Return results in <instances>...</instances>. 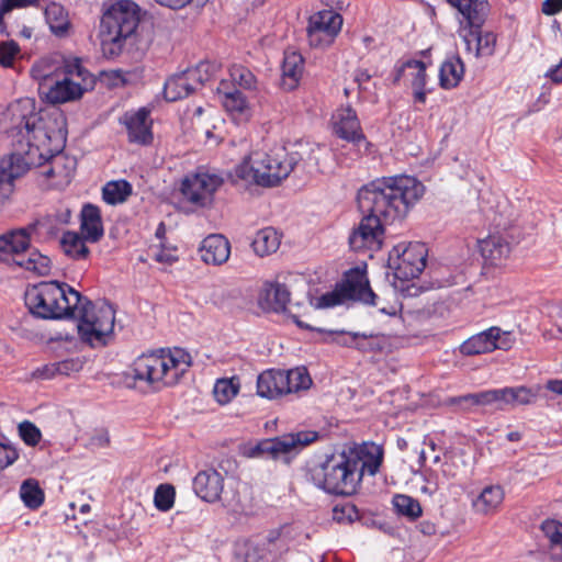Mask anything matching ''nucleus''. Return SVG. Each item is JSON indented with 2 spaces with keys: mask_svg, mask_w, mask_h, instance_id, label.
I'll use <instances>...</instances> for the list:
<instances>
[{
  "mask_svg": "<svg viewBox=\"0 0 562 562\" xmlns=\"http://www.w3.org/2000/svg\"><path fill=\"white\" fill-rule=\"evenodd\" d=\"M424 186L415 178L398 176L372 181L358 192V206L367 214L351 233L353 250H376L382 244V222L404 217L424 194Z\"/></svg>",
  "mask_w": 562,
  "mask_h": 562,
  "instance_id": "1",
  "label": "nucleus"
},
{
  "mask_svg": "<svg viewBox=\"0 0 562 562\" xmlns=\"http://www.w3.org/2000/svg\"><path fill=\"white\" fill-rule=\"evenodd\" d=\"M314 149L310 147L292 153H288L284 148H276L271 151L252 150L236 166L235 177L246 183L274 187L290 175L294 166L303 160L305 154H307V160H314L316 165V158L312 157Z\"/></svg>",
  "mask_w": 562,
  "mask_h": 562,
  "instance_id": "2",
  "label": "nucleus"
},
{
  "mask_svg": "<svg viewBox=\"0 0 562 562\" xmlns=\"http://www.w3.org/2000/svg\"><path fill=\"white\" fill-rule=\"evenodd\" d=\"M191 367L190 355L181 348L160 349L139 356L133 363V378L156 390L173 386Z\"/></svg>",
  "mask_w": 562,
  "mask_h": 562,
  "instance_id": "3",
  "label": "nucleus"
},
{
  "mask_svg": "<svg viewBox=\"0 0 562 562\" xmlns=\"http://www.w3.org/2000/svg\"><path fill=\"white\" fill-rule=\"evenodd\" d=\"M23 142L27 149L22 153L31 165H40L45 156L61 151L67 139V120L59 109L43 110Z\"/></svg>",
  "mask_w": 562,
  "mask_h": 562,
  "instance_id": "4",
  "label": "nucleus"
},
{
  "mask_svg": "<svg viewBox=\"0 0 562 562\" xmlns=\"http://www.w3.org/2000/svg\"><path fill=\"white\" fill-rule=\"evenodd\" d=\"M80 293L58 281L40 282L25 291V305L36 317L43 319L70 318L80 302Z\"/></svg>",
  "mask_w": 562,
  "mask_h": 562,
  "instance_id": "5",
  "label": "nucleus"
},
{
  "mask_svg": "<svg viewBox=\"0 0 562 562\" xmlns=\"http://www.w3.org/2000/svg\"><path fill=\"white\" fill-rule=\"evenodd\" d=\"M140 20V8L132 0L110 1L104 9L100 40L104 55L116 56L124 41L136 30Z\"/></svg>",
  "mask_w": 562,
  "mask_h": 562,
  "instance_id": "6",
  "label": "nucleus"
},
{
  "mask_svg": "<svg viewBox=\"0 0 562 562\" xmlns=\"http://www.w3.org/2000/svg\"><path fill=\"white\" fill-rule=\"evenodd\" d=\"M335 459H325L321 463L308 461L305 467V476L315 486L334 495H351L356 492L361 474L358 473L359 461L363 459H342L335 463Z\"/></svg>",
  "mask_w": 562,
  "mask_h": 562,
  "instance_id": "7",
  "label": "nucleus"
},
{
  "mask_svg": "<svg viewBox=\"0 0 562 562\" xmlns=\"http://www.w3.org/2000/svg\"><path fill=\"white\" fill-rule=\"evenodd\" d=\"M70 318L77 322L80 340L97 348L108 344L113 333L115 313L110 304L93 303L80 295V302L74 308Z\"/></svg>",
  "mask_w": 562,
  "mask_h": 562,
  "instance_id": "8",
  "label": "nucleus"
},
{
  "mask_svg": "<svg viewBox=\"0 0 562 562\" xmlns=\"http://www.w3.org/2000/svg\"><path fill=\"white\" fill-rule=\"evenodd\" d=\"M92 85V76L78 59H71L65 61V71L55 81L43 85L40 94L52 104H60L81 98Z\"/></svg>",
  "mask_w": 562,
  "mask_h": 562,
  "instance_id": "9",
  "label": "nucleus"
},
{
  "mask_svg": "<svg viewBox=\"0 0 562 562\" xmlns=\"http://www.w3.org/2000/svg\"><path fill=\"white\" fill-rule=\"evenodd\" d=\"M376 294L369 286V280L363 270H349L344 281L331 292L323 294L313 303L315 308H328L346 301H360L369 305H378Z\"/></svg>",
  "mask_w": 562,
  "mask_h": 562,
  "instance_id": "10",
  "label": "nucleus"
},
{
  "mask_svg": "<svg viewBox=\"0 0 562 562\" xmlns=\"http://www.w3.org/2000/svg\"><path fill=\"white\" fill-rule=\"evenodd\" d=\"M316 438L317 434L314 431H300L258 442L248 441L241 445L239 453L243 457L299 453L302 448L314 442Z\"/></svg>",
  "mask_w": 562,
  "mask_h": 562,
  "instance_id": "11",
  "label": "nucleus"
},
{
  "mask_svg": "<svg viewBox=\"0 0 562 562\" xmlns=\"http://www.w3.org/2000/svg\"><path fill=\"white\" fill-rule=\"evenodd\" d=\"M42 111L36 109L34 99H19L0 113V130L12 137H19V143H22L34 122L40 120Z\"/></svg>",
  "mask_w": 562,
  "mask_h": 562,
  "instance_id": "12",
  "label": "nucleus"
},
{
  "mask_svg": "<svg viewBox=\"0 0 562 562\" xmlns=\"http://www.w3.org/2000/svg\"><path fill=\"white\" fill-rule=\"evenodd\" d=\"M427 249L420 243H400L390 252V266L402 280L417 278L426 266Z\"/></svg>",
  "mask_w": 562,
  "mask_h": 562,
  "instance_id": "13",
  "label": "nucleus"
},
{
  "mask_svg": "<svg viewBox=\"0 0 562 562\" xmlns=\"http://www.w3.org/2000/svg\"><path fill=\"white\" fill-rule=\"evenodd\" d=\"M213 76V66L210 63H200L193 68L173 75L165 83V98L168 101L183 99L199 90Z\"/></svg>",
  "mask_w": 562,
  "mask_h": 562,
  "instance_id": "14",
  "label": "nucleus"
},
{
  "mask_svg": "<svg viewBox=\"0 0 562 562\" xmlns=\"http://www.w3.org/2000/svg\"><path fill=\"white\" fill-rule=\"evenodd\" d=\"M342 26V16L333 9L315 12L308 19L306 33L308 43L315 48L330 46Z\"/></svg>",
  "mask_w": 562,
  "mask_h": 562,
  "instance_id": "15",
  "label": "nucleus"
},
{
  "mask_svg": "<svg viewBox=\"0 0 562 562\" xmlns=\"http://www.w3.org/2000/svg\"><path fill=\"white\" fill-rule=\"evenodd\" d=\"M52 154L45 156L42 164L32 165V168L38 169L43 184L53 189H64L72 180L77 161L74 157L63 154V150Z\"/></svg>",
  "mask_w": 562,
  "mask_h": 562,
  "instance_id": "16",
  "label": "nucleus"
},
{
  "mask_svg": "<svg viewBox=\"0 0 562 562\" xmlns=\"http://www.w3.org/2000/svg\"><path fill=\"white\" fill-rule=\"evenodd\" d=\"M223 184V179L214 173L196 172L184 178L181 184L183 196L198 206L212 204L214 194Z\"/></svg>",
  "mask_w": 562,
  "mask_h": 562,
  "instance_id": "17",
  "label": "nucleus"
},
{
  "mask_svg": "<svg viewBox=\"0 0 562 562\" xmlns=\"http://www.w3.org/2000/svg\"><path fill=\"white\" fill-rule=\"evenodd\" d=\"M515 344V338L509 331L499 327H491L484 331L471 336L460 346V352L464 356H475L492 352L495 349L508 350Z\"/></svg>",
  "mask_w": 562,
  "mask_h": 562,
  "instance_id": "18",
  "label": "nucleus"
},
{
  "mask_svg": "<svg viewBox=\"0 0 562 562\" xmlns=\"http://www.w3.org/2000/svg\"><path fill=\"white\" fill-rule=\"evenodd\" d=\"M481 24L465 23L459 29V36L463 41L468 54L475 58L492 56L496 46V35L481 30Z\"/></svg>",
  "mask_w": 562,
  "mask_h": 562,
  "instance_id": "19",
  "label": "nucleus"
},
{
  "mask_svg": "<svg viewBox=\"0 0 562 562\" xmlns=\"http://www.w3.org/2000/svg\"><path fill=\"white\" fill-rule=\"evenodd\" d=\"M31 168L32 165L24 159L21 151L0 159V203L7 201L13 194L15 181Z\"/></svg>",
  "mask_w": 562,
  "mask_h": 562,
  "instance_id": "20",
  "label": "nucleus"
},
{
  "mask_svg": "<svg viewBox=\"0 0 562 562\" xmlns=\"http://www.w3.org/2000/svg\"><path fill=\"white\" fill-rule=\"evenodd\" d=\"M331 125L337 136L359 147L364 145L366 150H369L371 144L366 140L357 114L350 106L337 109L331 116Z\"/></svg>",
  "mask_w": 562,
  "mask_h": 562,
  "instance_id": "21",
  "label": "nucleus"
},
{
  "mask_svg": "<svg viewBox=\"0 0 562 562\" xmlns=\"http://www.w3.org/2000/svg\"><path fill=\"white\" fill-rule=\"evenodd\" d=\"M121 123L127 130L130 142L146 145L153 140L151 120L146 109L126 112Z\"/></svg>",
  "mask_w": 562,
  "mask_h": 562,
  "instance_id": "22",
  "label": "nucleus"
},
{
  "mask_svg": "<svg viewBox=\"0 0 562 562\" xmlns=\"http://www.w3.org/2000/svg\"><path fill=\"white\" fill-rule=\"evenodd\" d=\"M223 475L214 468L200 471L193 479V491L198 497L206 503L220 499L224 488Z\"/></svg>",
  "mask_w": 562,
  "mask_h": 562,
  "instance_id": "23",
  "label": "nucleus"
},
{
  "mask_svg": "<svg viewBox=\"0 0 562 562\" xmlns=\"http://www.w3.org/2000/svg\"><path fill=\"white\" fill-rule=\"evenodd\" d=\"M199 254L204 263L221 266L229 259L231 243L222 234H211L202 240Z\"/></svg>",
  "mask_w": 562,
  "mask_h": 562,
  "instance_id": "24",
  "label": "nucleus"
},
{
  "mask_svg": "<svg viewBox=\"0 0 562 562\" xmlns=\"http://www.w3.org/2000/svg\"><path fill=\"white\" fill-rule=\"evenodd\" d=\"M34 226L9 231L0 236V255L11 257L15 263L18 255H23L31 246V233Z\"/></svg>",
  "mask_w": 562,
  "mask_h": 562,
  "instance_id": "25",
  "label": "nucleus"
},
{
  "mask_svg": "<svg viewBox=\"0 0 562 562\" xmlns=\"http://www.w3.org/2000/svg\"><path fill=\"white\" fill-rule=\"evenodd\" d=\"M218 94L223 108L235 122L243 123L250 119L251 109L240 91L235 88L225 90V85L222 83Z\"/></svg>",
  "mask_w": 562,
  "mask_h": 562,
  "instance_id": "26",
  "label": "nucleus"
},
{
  "mask_svg": "<svg viewBox=\"0 0 562 562\" xmlns=\"http://www.w3.org/2000/svg\"><path fill=\"white\" fill-rule=\"evenodd\" d=\"M290 302V292L284 284L267 282L260 292L259 304L263 310L282 312Z\"/></svg>",
  "mask_w": 562,
  "mask_h": 562,
  "instance_id": "27",
  "label": "nucleus"
},
{
  "mask_svg": "<svg viewBox=\"0 0 562 562\" xmlns=\"http://www.w3.org/2000/svg\"><path fill=\"white\" fill-rule=\"evenodd\" d=\"M81 234L88 241L95 243L103 236V225L99 207L86 204L81 210Z\"/></svg>",
  "mask_w": 562,
  "mask_h": 562,
  "instance_id": "28",
  "label": "nucleus"
},
{
  "mask_svg": "<svg viewBox=\"0 0 562 562\" xmlns=\"http://www.w3.org/2000/svg\"><path fill=\"white\" fill-rule=\"evenodd\" d=\"M282 370H267L257 380V393L261 397L274 398L286 394Z\"/></svg>",
  "mask_w": 562,
  "mask_h": 562,
  "instance_id": "29",
  "label": "nucleus"
},
{
  "mask_svg": "<svg viewBox=\"0 0 562 562\" xmlns=\"http://www.w3.org/2000/svg\"><path fill=\"white\" fill-rule=\"evenodd\" d=\"M45 20L50 32L58 37L70 35L71 23L68 12L58 3H50L45 9Z\"/></svg>",
  "mask_w": 562,
  "mask_h": 562,
  "instance_id": "30",
  "label": "nucleus"
},
{
  "mask_svg": "<svg viewBox=\"0 0 562 562\" xmlns=\"http://www.w3.org/2000/svg\"><path fill=\"white\" fill-rule=\"evenodd\" d=\"M303 74V57L296 52H285L282 64V87L293 90L297 87Z\"/></svg>",
  "mask_w": 562,
  "mask_h": 562,
  "instance_id": "31",
  "label": "nucleus"
},
{
  "mask_svg": "<svg viewBox=\"0 0 562 562\" xmlns=\"http://www.w3.org/2000/svg\"><path fill=\"white\" fill-rule=\"evenodd\" d=\"M15 266L37 276H46L50 271V259L31 246L23 255H18Z\"/></svg>",
  "mask_w": 562,
  "mask_h": 562,
  "instance_id": "32",
  "label": "nucleus"
},
{
  "mask_svg": "<svg viewBox=\"0 0 562 562\" xmlns=\"http://www.w3.org/2000/svg\"><path fill=\"white\" fill-rule=\"evenodd\" d=\"M85 360L82 358L66 359L38 368L34 371L33 376L37 379H53L58 375H70L79 372L83 368Z\"/></svg>",
  "mask_w": 562,
  "mask_h": 562,
  "instance_id": "33",
  "label": "nucleus"
},
{
  "mask_svg": "<svg viewBox=\"0 0 562 562\" xmlns=\"http://www.w3.org/2000/svg\"><path fill=\"white\" fill-rule=\"evenodd\" d=\"M479 247L482 256L492 265L499 263L510 252L509 243L502 236H488L480 241Z\"/></svg>",
  "mask_w": 562,
  "mask_h": 562,
  "instance_id": "34",
  "label": "nucleus"
},
{
  "mask_svg": "<svg viewBox=\"0 0 562 562\" xmlns=\"http://www.w3.org/2000/svg\"><path fill=\"white\" fill-rule=\"evenodd\" d=\"M280 244V234L272 227H265L256 233L251 241V247L257 256L265 257L276 252Z\"/></svg>",
  "mask_w": 562,
  "mask_h": 562,
  "instance_id": "35",
  "label": "nucleus"
},
{
  "mask_svg": "<svg viewBox=\"0 0 562 562\" xmlns=\"http://www.w3.org/2000/svg\"><path fill=\"white\" fill-rule=\"evenodd\" d=\"M464 75V65L459 56L447 58L439 71V83L443 89L456 88Z\"/></svg>",
  "mask_w": 562,
  "mask_h": 562,
  "instance_id": "36",
  "label": "nucleus"
},
{
  "mask_svg": "<svg viewBox=\"0 0 562 562\" xmlns=\"http://www.w3.org/2000/svg\"><path fill=\"white\" fill-rule=\"evenodd\" d=\"M64 71L65 64L44 58L32 66L31 75L38 82V92L41 93L44 83L55 81Z\"/></svg>",
  "mask_w": 562,
  "mask_h": 562,
  "instance_id": "37",
  "label": "nucleus"
},
{
  "mask_svg": "<svg viewBox=\"0 0 562 562\" xmlns=\"http://www.w3.org/2000/svg\"><path fill=\"white\" fill-rule=\"evenodd\" d=\"M504 491L499 485H490L482 490L473 501L475 512L487 515L493 513L503 502Z\"/></svg>",
  "mask_w": 562,
  "mask_h": 562,
  "instance_id": "38",
  "label": "nucleus"
},
{
  "mask_svg": "<svg viewBox=\"0 0 562 562\" xmlns=\"http://www.w3.org/2000/svg\"><path fill=\"white\" fill-rule=\"evenodd\" d=\"M449 4L456 8L467 23H483L486 2L485 0H447Z\"/></svg>",
  "mask_w": 562,
  "mask_h": 562,
  "instance_id": "39",
  "label": "nucleus"
},
{
  "mask_svg": "<svg viewBox=\"0 0 562 562\" xmlns=\"http://www.w3.org/2000/svg\"><path fill=\"white\" fill-rule=\"evenodd\" d=\"M85 235L81 236L76 232H65L60 239V246L66 256L76 259H87L89 256V248L86 246Z\"/></svg>",
  "mask_w": 562,
  "mask_h": 562,
  "instance_id": "40",
  "label": "nucleus"
},
{
  "mask_svg": "<svg viewBox=\"0 0 562 562\" xmlns=\"http://www.w3.org/2000/svg\"><path fill=\"white\" fill-rule=\"evenodd\" d=\"M402 77L411 78L412 88L426 86V65L419 60H408L396 69L394 82H398Z\"/></svg>",
  "mask_w": 562,
  "mask_h": 562,
  "instance_id": "41",
  "label": "nucleus"
},
{
  "mask_svg": "<svg viewBox=\"0 0 562 562\" xmlns=\"http://www.w3.org/2000/svg\"><path fill=\"white\" fill-rule=\"evenodd\" d=\"M20 497L29 509L40 508L45 501V493L35 479H26L20 486Z\"/></svg>",
  "mask_w": 562,
  "mask_h": 562,
  "instance_id": "42",
  "label": "nucleus"
},
{
  "mask_svg": "<svg viewBox=\"0 0 562 562\" xmlns=\"http://www.w3.org/2000/svg\"><path fill=\"white\" fill-rule=\"evenodd\" d=\"M240 390L238 378H224L215 382L213 394L217 403L225 405L236 397Z\"/></svg>",
  "mask_w": 562,
  "mask_h": 562,
  "instance_id": "43",
  "label": "nucleus"
},
{
  "mask_svg": "<svg viewBox=\"0 0 562 562\" xmlns=\"http://www.w3.org/2000/svg\"><path fill=\"white\" fill-rule=\"evenodd\" d=\"M285 393L299 392L307 390L312 384V379L305 368H295L283 371Z\"/></svg>",
  "mask_w": 562,
  "mask_h": 562,
  "instance_id": "44",
  "label": "nucleus"
},
{
  "mask_svg": "<svg viewBox=\"0 0 562 562\" xmlns=\"http://www.w3.org/2000/svg\"><path fill=\"white\" fill-rule=\"evenodd\" d=\"M392 503L396 513L401 516H405L409 520H416L423 514L420 503L412 496L396 494Z\"/></svg>",
  "mask_w": 562,
  "mask_h": 562,
  "instance_id": "45",
  "label": "nucleus"
},
{
  "mask_svg": "<svg viewBox=\"0 0 562 562\" xmlns=\"http://www.w3.org/2000/svg\"><path fill=\"white\" fill-rule=\"evenodd\" d=\"M131 193L132 187L124 180L108 182L102 190L103 200L112 205L123 203Z\"/></svg>",
  "mask_w": 562,
  "mask_h": 562,
  "instance_id": "46",
  "label": "nucleus"
},
{
  "mask_svg": "<svg viewBox=\"0 0 562 562\" xmlns=\"http://www.w3.org/2000/svg\"><path fill=\"white\" fill-rule=\"evenodd\" d=\"M340 457H383V449L374 442L349 443L340 453Z\"/></svg>",
  "mask_w": 562,
  "mask_h": 562,
  "instance_id": "47",
  "label": "nucleus"
},
{
  "mask_svg": "<svg viewBox=\"0 0 562 562\" xmlns=\"http://www.w3.org/2000/svg\"><path fill=\"white\" fill-rule=\"evenodd\" d=\"M176 490L169 483L160 484L154 493V505L160 512H168L175 505Z\"/></svg>",
  "mask_w": 562,
  "mask_h": 562,
  "instance_id": "48",
  "label": "nucleus"
},
{
  "mask_svg": "<svg viewBox=\"0 0 562 562\" xmlns=\"http://www.w3.org/2000/svg\"><path fill=\"white\" fill-rule=\"evenodd\" d=\"M505 389L507 395V403L508 406L510 407L531 404L537 397V391L526 386H507Z\"/></svg>",
  "mask_w": 562,
  "mask_h": 562,
  "instance_id": "49",
  "label": "nucleus"
},
{
  "mask_svg": "<svg viewBox=\"0 0 562 562\" xmlns=\"http://www.w3.org/2000/svg\"><path fill=\"white\" fill-rule=\"evenodd\" d=\"M18 435L29 447L37 446L42 440L41 429L30 420H23L18 424Z\"/></svg>",
  "mask_w": 562,
  "mask_h": 562,
  "instance_id": "50",
  "label": "nucleus"
},
{
  "mask_svg": "<svg viewBox=\"0 0 562 562\" xmlns=\"http://www.w3.org/2000/svg\"><path fill=\"white\" fill-rule=\"evenodd\" d=\"M232 80L238 86L245 89H252L256 85V77L254 74L239 65H235L231 68Z\"/></svg>",
  "mask_w": 562,
  "mask_h": 562,
  "instance_id": "51",
  "label": "nucleus"
},
{
  "mask_svg": "<svg viewBox=\"0 0 562 562\" xmlns=\"http://www.w3.org/2000/svg\"><path fill=\"white\" fill-rule=\"evenodd\" d=\"M541 530L552 546L562 549V524L554 519H547L541 524Z\"/></svg>",
  "mask_w": 562,
  "mask_h": 562,
  "instance_id": "52",
  "label": "nucleus"
},
{
  "mask_svg": "<svg viewBox=\"0 0 562 562\" xmlns=\"http://www.w3.org/2000/svg\"><path fill=\"white\" fill-rule=\"evenodd\" d=\"M484 406H494L496 409H505L508 406L506 389H493L484 391Z\"/></svg>",
  "mask_w": 562,
  "mask_h": 562,
  "instance_id": "53",
  "label": "nucleus"
},
{
  "mask_svg": "<svg viewBox=\"0 0 562 562\" xmlns=\"http://www.w3.org/2000/svg\"><path fill=\"white\" fill-rule=\"evenodd\" d=\"M448 404L461 406L463 409H469L471 406H484V391L451 397L448 400Z\"/></svg>",
  "mask_w": 562,
  "mask_h": 562,
  "instance_id": "54",
  "label": "nucleus"
},
{
  "mask_svg": "<svg viewBox=\"0 0 562 562\" xmlns=\"http://www.w3.org/2000/svg\"><path fill=\"white\" fill-rule=\"evenodd\" d=\"M20 53L19 45L13 41L0 42V64L4 67H10L18 54Z\"/></svg>",
  "mask_w": 562,
  "mask_h": 562,
  "instance_id": "55",
  "label": "nucleus"
},
{
  "mask_svg": "<svg viewBox=\"0 0 562 562\" xmlns=\"http://www.w3.org/2000/svg\"><path fill=\"white\" fill-rule=\"evenodd\" d=\"M40 0H1L0 1V29L3 27V18L14 9L37 5Z\"/></svg>",
  "mask_w": 562,
  "mask_h": 562,
  "instance_id": "56",
  "label": "nucleus"
},
{
  "mask_svg": "<svg viewBox=\"0 0 562 562\" xmlns=\"http://www.w3.org/2000/svg\"><path fill=\"white\" fill-rule=\"evenodd\" d=\"M154 260L164 265H171L178 260L177 248L175 247H154L151 248Z\"/></svg>",
  "mask_w": 562,
  "mask_h": 562,
  "instance_id": "57",
  "label": "nucleus"
},
{
  "mask_svg": "<svg viewBox=\"0 0 562 562\" xmlns=\"http://www.w3.org/2000/svg\"><path fill=\"white\" fill-rule=\"evenodd\" d=\"M355 80L358 83V88L361 92L370 93L372 98L375 97L374 91H371V75L368 70L358 69L355 75Z\"/></svg>",
  "mask_w": 562,
  "mask_h": 562,
  "instance_id": "58",
  "label": "nucleus"
},
{
  "mask_svg": "<svg viewBox=\"0 0 562 562\" xmlns=\"http://www.w3.org/2000/svg\"><path fill=\"white\" fill-rule=\"evenodd\" d=\"M384 459H366V461L362 463L361 469H358V473L363 475V473H368L370 475H374L380 467L382 465Z\"/></svg>",
  "mask_w": 562,
  "mask_h": 562,
  "instance_id": "59",
  "label": "nucleus"
},
{
  "mask_svg": "<svg viewBox=\"0 0 562 562\" xmlns=\"http://www.w3.org/2000/svg\"><path fill=\"white\" fill-rule=\"evenodd\" d=\"M562 10V0H544L542 12L547 15H553Z\"/></svg>",
  "mask_w": 562,
  "mask_h": 562,
  "instance_id": "60",
  "label": "nucleus"
},
{
  "mask_svg": "<svg viewBox=\"0 0 562 562\" xmlns=\"http://www.w3.org/2000/svg\"><path fill=\"white\" fill-rule=\"evenodd\" d=\"M0 457H18L14 445L7 438L0 440Z\"/></svg>",
  "mask_w": 562,
  "mask_h": 562,
  "instance_id": "61",
  "label": "nucleus"
},
{
  "mask_svg": "<svg viewBox=\"0 0 562 562\" xmlns=\"http://www.w3.org/2000/svg\"><path fill=\"white\" fill-rule=\"evenodd\" d=\"M375 302L378 303V305H374V306L378 307V310L382 314H386V315L393 316V315H396V313L400 310L397 303L384 304V303L381 302V300H380V297L378 295H376Z\"/></svg>",
  "mask_w": 562,
  "mask_h": 562,
  "instance_id": "62",
  "label": "nucleus"
},
{
  "mask_svg": "<svg viewBox=\"0 0 562 562\" xmlns=\"http://www.w3.org/2000/svg\"><path fill=\"white\" fill-rule=\"evenodd\" d=\"M546 77L554 83H562V60L558 65L551 67L546 72Z\"/></svg>",
  "mask_w": 562,
  "mask_h": 562,
  "instance_id": "63",
  "label": "nucleus"
},
{
  "mask_svg": "<svg viewBox=\"0 0 562 562\" xmlns=\"http://www.w3.org/2000/svg\"><path fill=\"white\" fill-rule=\"evenodd\" d=\"M216 467L225 474H231L237 467L236 459H218Z\"/></svg>",
  "mask_w": 562,
  "mask_h": 562,
  "instance_id": "64",
  "label": "nucleus"
}]
</instances>
